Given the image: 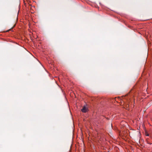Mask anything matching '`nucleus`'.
<instances>
[{
    "instance_id": "1",
    "label": "nucleus",
    "mask_w": 152,
    "mask_h": 152,
    "mask_svg": "<svg viewBox=\"0 0 152 152\" xmlns=\"http://www.w3.org/2000/svg\"><path fill=\"white\" fill-rule=\"evenodd\" d=\"M88 110V108L84 106L81 109V111L83 113H86L87 111Z\"/></svg>"
}]
</instances>
